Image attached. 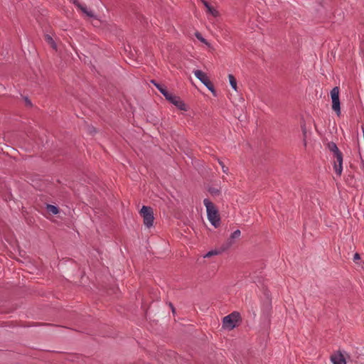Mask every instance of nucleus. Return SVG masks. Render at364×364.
I'll return each instance as SVG.
<instances>
[{
	"mask_svg": "<svg viewBox=\"0 0 364 364\" xmlns=\"http://www.w3.org/2000/svg\"><path fill=\"white\" fill-rule=\"evenodd\" d=\"M193 73L195 76L205 86H208L207 84H210V80L204 72L199 70H193Z\"/></svg>",
	"mask_w": 364,
	"mask_h": 364,
	"instance_id": "obj_8",
	"label": "nucleus"
},
{
	"mask_svg": "<svg viewBox=\"0 0 364 364\" xmlns=\"http://www.w3.org/2000/svg\"><path fill=\"white\" fill-rule=\"evenodd\" d=\"M229 82L231 87L235 90L237 91V81L235 77L232 74L228 75Z\"/></svg>",
	"mask_w": 364,
	"mask_h": 364,
	"instance_id": "obj_13",
	"label": "nucleus"
},
{
	"mask_svg": "<svg viewBox=\"0 0 364 364\" xmlns=\"http://www.w3.org/2000/svg\"><path fill=\"white\" fill-rule=\"evenodd\" d=\"M46 209L49 213L53 215H56L59 212L58 207L53 205H47Z\"/></svg>",
	"mask_w": 364,
	"mask_h": 364,
	"instance_id": "obj_14",
	"label": "nucleus"
},
{
	"mask_svg": "<svg viewBox=\"0 0 364 364\" xmlns=\"http://www.w3.org/2000/svg\"><path fill=\"white\" fill-rule=\"evenodd\" d=\"M152 82L154 83V85L158 88V90L163 94V95L167 98L170 95L171 93H169L165 87H164L162 85L155 82L154 80H152Z\"/></svg>",
	"mask_w": 364,
	"mask_h": 364,
	"instance_id": "obj_11",
	"label": "nucleus"
},
{
	"mask_svg": "<svg viewBox=\"0 0 364 364\" xmlns=\"http://www.w3.org/2000/svg\"><path fill=\"white\" fill-rule=\"evenodd\" d=\"M327 146L329 151L333 153V156L341 152L336 144L333 142L328 143Z\"/></svg>",
	"mask_w": 364,
	"mask_h": 364,
	"instance_id": "obj_12",
	"label": "nucleus"
},
{
	"mask_svg": "<svg viewBox=\"0 0 364 364\" xmlns=\"http://www.w3.org/2000/svg\"><path fill=\"white\" fill-rule=\"evenodd\" d=\"M25 102H26V105H28V106L32 105L31 100H28L27 97H25Z\"/></svg>",
	"mask_w": 364,
	"mask_h": 364,
	"instance_id": "obj_22",
	"label": "nucleus"
},
{
	"mask_svg": "<svg viewBox=\"0 0 364 364\" xmlns=\"http://www.w3.org/2000/svg\"><path fill=\"white\" fill-rule=\"evenodd\" d=\"M333 156L334 171L338 176H341L343 171V154L341 152L336 154Z\"/></svg>",
	"mask_w": 364,
	"mask_h": 364,
	"instance_id": "obj_5",
	"label": "nucleus"
},
{
	"mask_svg": "<svg viewBox=\"0 0 364 364\" xmlns=\"http://www.w3.org/2000/svg\"><path fill=\"white\" fill-rule=\"evenodd\" d=\"M203 204L206 208L208 218L210 223L217 228L220 225V216L214 204L209 199H204Z\"/></svg>",
	"mask_w": 364,
	"mask_h": 364,
	"instance_id": "obj_1",
	"label": "nucleus"
},
{
	"mask_svg": "<svg viewBox=\"0 0 364 364\" xmlns=\"http://www.w3.org/2000/svg\"><path fill=\"white\" fill-rule=\"evenodd\" d=\"M331 360L333 364H346L345 355L341 352L333 354Z\"/></svg>",
	"mask_w": 364,
	"mask_h": 364,
	"instance_id": "obj_7",
	"label": "nucleus"
},
{
	"mask_svg": "<svg viewBox=\"0 0 364 364\" xmlns=\"http://www.w3.org/2000/svg\"><path fill=\"white\" fill-rule=\"evenodd\" d=\"M166 99L168 101H170L172 104H173L176 107H177L179 109L186 111V105L180 99V97L173 96L172 94H171Z\"/></svg>",
	"mask_w": 364,
	"mask_h": 364,
	"instance_id": "obj_6",
	"label": "nucleus"
},
{
	"mask_svg": "<svg viewBox=\"0 0 364 364\" xmlns=\"http://www.w3.org/2000/svg\"><path fill=\"white\" fill-rule=\"evenodd\" d=\"M240 236V231L237 230L232 233V238H237Z\"/></svg>",
	"mask_w": 364,
	"mask_h": 364,
	"instance_id": "obj_18",
	"label": "nucleus"
},
{
	"mask_svg": "<svg viewBox=\"0 0 364 364\" xmlns=\"http://www.w3.org/2000/svg\"><path fill=\"white\" fill-rule=\"evenodd\" d=\"M331 97L332 100V109L338 115L341 113L340 100H339V87H335L331 91Z\"/></svg>",
	"mask_w": 364,
	"mask_h": 364,
	"instance_id": "obj_3",
	"label": "nucleus"
},
{
	"mask_svg": "<svg viewBox=\"0 0 364 364\" xmlns=\"http://www.w3.org/2000/svg\"><path fill=\"white\" fill-rule=\"evenodd\" d=\"M171 308H172V311H174V309H173V307L172 306V305H171Z\"/></svg>",
	"mask_w": 364,
	"mask_h": 364,
	"instance_id": "obj_24",
	"label": "nucleus"
},
{
	"mask_svg": "<svg viewBox=\"0 0 364 364\" xmlns=\"http://www.w3.org/2000/svg\"><path fill=\"white\" fill-rule=\"evenodd\" d=\"M204 6L207 9V12L213 15V16H217L218 15V12L213 7H212L207 1L203 0L202 1Z\"/></svg>",
	"mask_w": 364,
	"mask_h": 364,
	"instance_id": "obj_10",
	"label": "nucleus"
},
{
	"mask_svg": "<svg viewBox=\"0 0 364 364\" xmlns=\"http://www.w3.org/2000/svg\"><path fill=\"white\" fill-rule=\"evenodd\" d=\"M45 38H46V41H47V42H48V43H49V44H50V45L53 48H55V43H54V41H53V38H52L50 36H48V35H46V36H45Z\"/></svg>",
	"mask_w": 364,
	"mask_h": 364,
	"instance_id": "obj_16",
	"label": "nucleus"
},
{
	"mask_svg": "<svg viewBox=\"0 0 364 364\" xmlns=\"http://www.w3.org/2000/svg\"><path fill=\"white\" fill-rule=\"evenodd\" d=\"M207 85H208V86H206L207 88L209 90H210L213 94H215V90L213 88V86L212 83L210 82V84H207Z\"/></svg>",
	"mask_w": 364,
	"mask_h": 364,
	"instance_id": "obj_20",
	"label": "nucleus"
},
{
	"mask_svg": "<svg viewBox=\"0 0 364 364\" xmlns=\"http://www.w3.org/2000/svg\"><path fill=\"white\" fill-rule=\"evenodd\" d=\"M210 192H211L212 193H217V192H218V191L213 190V191H210Z\"/></svg>",
	"mask_w": 364,
	"mask_h": 364,
	"instance_id": "obj_23",
	"label": "nucleus"
},
{
	"mask_svg": "<svg viewBox=\"0 0 364 364\" xmlns=\"http://www.w3.org/2000/svg\"><path fill=\"white\" fill-rule=\"evenodd\" d=\"M360 259V255L358 253H355L353 257V261L357 262Z\"/></svg>",
	"mask_w": 364,
	"mask_h": 364,
	"instance_id": "obj_21",
	"label": "nucleus"
},
{
	"mask_svg": "<svg viewBox=\"0 0 364 364\" xmlns=\"http://www.w3.org/2000/svg\"><path fill=\"white\" fill-rule=\"evenodd\" d=\"M239 318L240 315L236 312L232 313L230 315L225 316L223 321V327L230 330L234 328Z\"/></svg>",
	"mask_w": 364,
	"mask_h": 364,
	"instance_id": "obj_4",
	"label": "nucleus"
},
{
	"mask_svg": "<svg viewBox=\"0 0 364 364\" xmlns=\"http://www.w3.org/2000/svg\"><path fill=\"white\" fill-rule=\"evenodd\" d=\"M219 254V252L217 251V250H211V251H209L208 252H207L205 255H204V257L205 258H209V257H211L214 255H217Z\"/></svg>",
	"mask_w": 364,
	"mask_h": 364,
	"instance_id": "obj_15",
	"label": "nucleus"
},
{
	"mask_svg": "<svg viewBox=\"0 0 364 364\" xmlns=\"http://www.w3.org/2000/svg\"><path fill=\"white\" fill-rule=\"evenodd\" d=\"M139 214L143 218L145 226L150 228L153 225L154 220V211L151 207L143 205Z\"/></svg>",
	"mask_w": 364,
	"mask_h": 364,
	"instance_id": "obj_2",
	"label": "nucleus"
},
{
	"mask_svg": "<svg viewBox=\"0 0 364 364\" xmlns=\"http://www.w3.org/2000/svg\"><path fill=\"white\" fill-rule=\"evenodd\" d=\"M75 5L83 12L85 14H86L89 17H93L94 14L92 11H90L87 9V7L81 5L78 2L75 1Z\"/></svg>",
	"mask_w": 364,
	"mask_h": 364,
	"instance_id": "obj_9",
	"label": "nucleus"
},
{
	"mask_svg": "<svg viewBox=\"0 0 364 364\" xmlns=\"http://www.w3.org/2000/svg\"><path fill=\"white\" fill-rule=\"evenodd\" d=\"M196 36L201 42H203V43H204L205 44H208V42L206 41V40L202 37V36H201V34L200 33H196Z\"/></svg>",
	"mask_w": 364,
	"mask_h": 364,
	"instance_id": "obj_17",
	"label": "nucleus"
},
{
	"mask_svg": "<svg viewBox=\"0 0 364 364\" xmlns=\"http://www.w3.org/2000/svg\"><path fill=\"white\" fill-rule=\"evenodd\" d=\"M219 164H220V166H221V167H222L223 171L224 173H228V168L227 166H225L224 165V164H223L222 161H219Z\"/></svg>",
	"mask_w": 364,
	"mask_h": 364,
	"instance_id": "obj_19",
	"label": "nucleus"
}]
</instances>
